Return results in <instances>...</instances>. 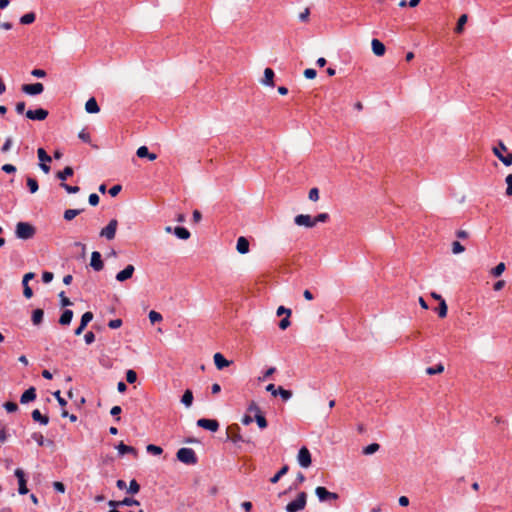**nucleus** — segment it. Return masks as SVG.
I'll use <instances>...</instances> for the list:
<instances>
[{"instance_id":"obj_8","label":"nucleus","mask_w":512,"mask_h":512,"mask_svg":"<svg viewBox=\"0 0 512 512\" xmlns=\"http://www.w3.org/2000/svg\"><path fill=\"white\" fill-rule=\"evenodd\" d=\"M315 493L321 502L327 500H337L339 498L338 494L330 492L322 486L316 487Z\"/></svg>"},{"instance_id":"obj_39","label":"nucleus","mask_w":512,"mask_h":512,"mask_svg":"<svg viewBox=\"0 0 512 512\" xmlns=\"http://www.w3.org/2000/svg\"><path fill=\"white\" fill-rule=\"evenodd\" d=\"M139 491L140 485L138 484V482L135 479L131 480L127 492L130 494H137Z\"/></svg>"},{"instance_id":"obj_25","label":"nucleus","mask_w":512,"mask_h":512,"mask_svg":"<svg viewBox=\"0 0 512 512\" xmlns=\"http://www.w3.org/2000/svg\"><path fill=\"white\" fill-rule=\"evenodd\" d=\"M193 393L190 389H187L182 398H181V403L186 407V408H189L192 406V403H193Z\"/></svg>"},{"instance_id":"obj_47","label":"nucleus","mask_w":512,"mask_h":512,"mask_svg":"<svg viewBox=\"0 0 512 512\" xmlns=\"http://www.w3.org/2000/svg\"><path fill=\"white\" fill-rule=\"evenodd\" d=\"M464 250H465V248H464V246L460 242L454 241L452 243V252L454 254L462 253Z\"/></svg>"},{"instance_id":"obj_49","label":"nucleus","mask_w":512,"mask_h":512,"mask_svg":"<svg viewBox=\"0 0 512 512\" xmlns=\"http://www.w3.org/2000/svg\"><path fill=\"white\" fill-rule=\"evenodd\" d=\"M247 411H248L249 413H253V414H254V416H255V415H257L258 413H262V412H261L260 407H259V406L254 402V401H252V402L249 404V406H248V408H247Z\"/></svg>"},{"instance_id":"obj_52","label":"nucleus","mask_w":512,"mask_h":512,"mask_svg":"<svg viewBox=\"0 0 512 512\" xmlns=\"http://www.w3.org/2000/svg\"><path fill=\"white\" fill-rule=\"evenodd\" d=\"M313 220L315 221V225L318 222L325 223L329 220V214L328 213H320Z\"/></svg>"},{"instance_id":"obj_13","label":"nucleus","mask_w":512,"mask_h":512,"mask_svg":"<svg viewBox=\"0 0 512 512\" xmlns=\"http://www.w3.org/2000/svg\"><path fill=\"white\" fill-rule=\"evenodd\" d=\"M15 476L18 479V484H19L18 492H19V494H21V495L27 494L28 493V488H27V485H26L24 471L22 469H20V468H17L15 470Z\"/></svg>"},{"instance_id":"obj_32","label":"nucleus","mask_w":512,"mask_h":512,"mask_svg":"<svg viewBox=\"0 0 512 512\" xmlns=\"http://www.w3.org/2000/svg\"><path fill=\"white\" fill-rule=\"evenodd\" d=\"M379 449H380V445L378 443H372L363 448L362 454L363 455H372V454L376 453Z\"/></svg>"},{"instance_id":"obj_53","label":"nucleus","mask_w":512,"mask_h":512,"mask_svg":"<svg viewBox=\"0 0 512 512\" xmlns=\"http://www.w3.org/2000/svg\"><path fill=\"white\" fill-rule=\"evenodd\" d=\"M506 184H507V188H506V194L508 196H511L512 195V174H508L506 176Z\"/></svg>"},{"instance_id":"obj_11","label":"nucleus","mask_w":512,"mask_h":512,"mask_svg":"<svg viewBox=\"0 0 512 512\" xmlns=\"http://www.w3.org/2000/svg\"><path fill=\"white\" fill-rule=\"evenodd\" d=\"M48 111L43 108H38L36 110H28L26 112V117L30 120H38L43 121L48 116Z\"/></svg>"},{"instance_id":"obj_22","label":"nucleus","mask_w":512,"mask_h":512,"mask_svg":"<svg viewBox=\"0 0 512 512\" xmlns=\"http://www.w3.org/2000/svg\"><path fill=\"white\" fill-rule=\"evenodd\" d=\"M85 110L87 113L90 114L98 113L100 111L98 103L94 97L88 99V101L85 104Z\"/></svg>"},{"instance_id":"obj_15","label":"nucleus","mask_w":512,"mask_h":512,"mask_svg":"<svg viewBox=\"0 0 512 512\" xmlns=\"http://www.w3.org/2000/svg\"><path fill=\"white\" fill-rule=\"evenodd\" d=\"M90 266L95 271H101L103 269L104 264H103V261H102V258H101V254L98 251L92 252Z\"/></svg>"},{"instance_id":"obj_42","label":"nucleus","mask_w":512,"mask_h":512,"mask_svg":"<svg viewBox=\"0 0 512 512\" xmlns=\"http://www.w3.org/2000/svg\"><path fill=\"white\" fill-rule=\"evenodd\" d=\"M146 450L148 453L153 455H160L163 452V449L160 446L154 444L147 445Z\"/></svg>"},{"instance_id":"obj_2","label":"nucleus","mask_w":512,"mask_h":512,"mask_svg":"<svg viewBox=\"0 0 512 512\" xmlns=\"http://www.w3.org/2000/svg\"><path fill=\"white\" fill-rule=\"evenodd\" d=\"M177 459L187 465H195L197 456L192 448H180L176 453Z\"/></svg>"},{"instance_id":"obj_57","label":"nucleus","mask_w":512,"mask_h":512,"mask_svg":"<svg viewBox=\"0 0 512 512\" xmlns=\"http://www.w3.org/2000/svg\"><path fill=\"white\" fill-rule=\"evenodd\" d=\"M304 77L307 79H314L317 75V72L313 68H307L304 70Z\"/></svg>"},{"instance_id":"obj_27","label":"nucleus","mask_w":512,"mask_h":512,"mask_svg":"<svg viewBox=\"0 0 512 512\" xmlns=\"http://www.w3.org/2000/svg\"><path fill=\"white\" fill-rule=\"evenodd\" d=\"M117 450H118L119 454H121V455H124L127 453H132L134 455H137V450L134 447L128 446V445L124 444L123 442H120L118 444Z\"/></svg>"},{"instance_id":"obj_3","label":"nucleus","mask_w":512,"mask_h":512,"mask_svg":"<svg viewBox=\"0 0 512 512\" xmlns=\"http://www.w3.org/2000/svg\"><path fill=\"white\" fill-rule=\"evenodd\" d=\"M306 501L307 494L305 492H300L295 500L286 505L285 509L287 512H299L305 508Z\"/></svg>"},{"instance_id":"obj_21","label":"nucleus","mask_w":512,"mask_h":512,"mask_svg":"<svg viewBox=\"0 0 512 512\" xmlns=\"http://www.w3.org/2000/svg\"><path fill=\"white\" fill-rule=\"evenodd\" d=\"M136 155L139 158H148L150 161H154L157 158V155L154 153H150L146 146H141L137 149Z\"/></svg>"},{"instance_id":"obj_1","label":"nucleus","mask_w":512,"mask_h":512,"mask_svg":"<svg viewBox=\"0 0 512 512\" xmlns=\"http://www.w3.org/2000/svg\"><path fill=\"white\" fill-rule=\"evenodd\" d=\"M15 234L19 239L28 240L34 237L36 234V229L32 224L28 222H18L16 225Z\"/></svg>"},{"instance_id":"obj_36","label":"nucleus","mask_w":512,"mask_h":512,"mask_svg":"<svg viewBox=\"0 0 512 512\" xmlns=\"http://www.w3.org/2000/svg\"><path fill=\"white\" fill-rule=\"evenodd\" d=\"M254 420L256 421L260 429H265L268 425L267 420L262 413H258L257 415H255Z\"/></svg>"},{"instance_id":"obj_17","label":"nucleus","mask_w":512,"mask_h":512,"mask_svg":"<svg viewBox=\"0 0 512 512\" xmlns=\"http://www.w3.org/2000/svg\"><path fill=\"white\" fill-rule=\"evenodd\" d=\"M214 364L217 367V369L222 370L225 367H228L230 365V361H228L221 353H215L214 354Z\"/></svg>"},{"instance_id":"obj_44","label":"nucleus","mask_w":512,"mask_h":512,"mask_svg":"<svg viewBox=\"0 0 512 512\" xmlns=\"http://www.w3.org/2000/svg\"><path fill=\"white\" fill-rule=\"evenodd\" d=\"M278 395H280L284 401H287L292 397V392L280 386L278 387Z\"/></svg>"},{"instance_id":"obj_56","label":"nucleus","mask_w":512,"mask_h":512,"mask_svg":"<svg viewBox=\"0 0 512 512\" xmlns=\"http://www.w3.org/2000/svg\"><path fill=\"white\" fill-rule=\"evenodd\" d=\"M59 297L61 299V306L62 307H67V306H71L72 305V302L70 301L69 298H67L65 296V293L63 291L59 293Z\"/></svg>"},{"instance_id":"obj_9","label":"nucleus","mask_w":512,"mask_h":512,"mask_svg":"<svg viewBox=\"0 0 512 512\" xmlns=\"http://www.w3.org/2000/svg\"><path fill=\"white\" fill-rule=\"evenodd\" d=\"M197 425L212 432H216L219 429V422L215 419L201 418L197 421Z\"/></svg>"},{"instance_id":"obj_64","label":"nucleus","mask_w":512,"mask_h":512,"mask_svg":"<svg viewBox=\"0 0 512 512\" xmlns=\"http://www.w3.org/2000/svg\"><path fill=\"white\" fill-rule=\"evenodd\" d=\"M122 190V187L121 185H114L112 186L110 189H109V194L112 196V197H115L117 196L120 191Z\"/></svg>"},{"instance_id":"obj_6","label":"nucleus","mask_w":512,"mask_h":512,"mask_svg":"<svg viewBox=\"0 0 512 512\" xmlns=\"http://www.w3.org/2000/svg\"><path fill=\"white\" fill-rule=\"evenodd\" d=\"M297 460L299 465L303 468H308L311 465V453L307 447L304 446L299 450Z\"/></svg>"},{"instance_id":"obj_55","label":"nucleus","mask_w":512,"mask_h":512,"mask_svg":"<svg viewBox=\"0 0 512 512\" xmlns=\"http://www.w3.org/2000/svg\"><path fill=\"white\" fill-rule=\"evenodd\" d=\"M12 144H13L12 138L11 137L6 138V140L4 141V143L1 147V151L8 152L11 149Z\"/></svg>"},{"instance_id":"obj_24","label":"nucleus","mask_w":512,"mask_h":512,"mask_svg":"<svg viewBox=\"0 0 512 512\" xmlns=\"http://www.w3.org/2000/svg\"><path fill=\"white\" fill-rule=\"evenodd\" d=\"M72 318H73V311L66 309L63 311V313L61 314V316L59 318V324H61L63 326L69 325L72 321Z\"/></svg>"},{"instance_id":"obj_7","label":"nucleus","mask_w":512,"mask_h":512,"mask_svg":"<svg viewBox=\"0 0 512 512\" xmlns=\"http://www.w3.org/2000/svg\"><path fill=\"white\" fill-rule=\"evenodd\" d=\"M227 438L233 443L243 442V438L240 434V427L238 424H231L226 430Z\"/></svg>"},{"instance_id":"obj_37","label":"nucleus","mask_w":512,"mask_h":512,"mask_svg":"<svg viewBox=\"0 0 512 512\" xmlns=\"http://www.w3.org/2000/svg\"><path fill=\"white\" fill-rule=\"evenodd\" d=\"M444 371V366L443 364L439 363L437 365H435L434 367H428L426 369V373L428 375H435V374H440Z\"/></svg>"},{"instance_id":"obj_23","label":"nucleus","mask_w":512,"mask_h":512,"mask_svg":"<svg viewBox=\"0 0 512 512\" xmlns=\"http://www.w3.org/2000/svg\"><path fill=\"white\" fill-rule=\"evenodd\" d=\"M31 416L35 422H39L42 425H47L49 423V417L47 415H42L38 409L33 410Z\"/></svg>"},{"instance_id":"obj_26","label":"nucleus","mask_w":512,"mask_h":512,"mask_svg":"<svg viewBox=\"0 0 512 512\" xmlns=\"http://www.w3.org/2000/svg\"><path fill=\"white\" fill-rule=\"evenodd\" d=\"M44 311L40 308L35 309L32 313V323L36 326L40 325L43 321Z\"/></svg>"},{"instance_id":"obj_48","label":"nucleus","mask_w":512,"mask_h":512,"mask_svg":"<svg viewBox=\"0 0 512 512\" xmlns=\"http://www.w3.org/2000/svg\"><path fill=\"white\" fill-rule=\"evenodd\" d=\"M31 437L37 442L39 446H43L45 444L44 436L41 433L35 432L31 435Z\"/></svg>"},{"instance_id":"obj_63","label":"nucleus","mask_w":512,"mask_h":512,"mask_svg":"<svg viewBox=\"0 0 512 512\" xmlns=\"http://www.w3.org/2000/svg\"><path fill=\"white\" fill-rule=\"evenodd\" d=\"M53 273L49 271H44L42 273V280L44 283H50L53 280Z\"/></svg>"},{"instance_id":"obj_58","label":"nucleus","mask_w":512,"mask_h":512,"mask_svg":"<svg viewBox=\"0 0 512 512\" xmlns=\"http://www.w3.org/2000/svg\"><path fill=\"white\" fill-rule=\"evenodd\" d=\"M122 506H135L139 505V502L136 499L133 498H124L121 500Z\"/></svg>"},{"instance_id":"obj_30","label":"nucleus","mask_w":512,"mask_h":512,"mask_svg":"<svg viewBox=\"0 0 512 512\" xmlns=\"http://www.w3.org/2000/svg\"><path fill=\"white\" fill-rule=\"evenodd\" d=\"M435 310L440 318H445L447 316L448 311L446 301L444 299H441V302H439V306Z\"/></svg>"},{"instance_id":"obj_20","label":"nucleus","mask_w":512,"mask_h":512,"mask_svg":"<svg viewBox=\"0 0 512 512\" xmlns=\"http://www.w3.org/2000/svg\"><path fill=\"white\" fill-rule=\"evenodd\" d=\"M274 71L271 68H266L264 70V77L262 79V84L266 86H274Z\"/></svg>"},{"instance_id":"obj_14","label":"nucleus","mask_w":512,"mask_h":512,"mask_svg":"<svg viewBox=\"0 0 512 512\" xmlns=\"http://www.w3.org/2000/svg\"><path fill=\"white\" fill-rule=\"evenodd\" d=\"M134 271L135 268L133 265H127L122 271L116 274V280L119 282H124L132 277Z\"/></svg>"},{"instance_id":"obj_28","label":"nucleus","mask_w":512,"mask_h":512,"mask_svg":"<svg viewBox=\"0 0 512 512\" xmlns=\"http://www.w3.org/2000/svg\"><path fill=\"white\" fill-rule=\"evenodd\" d=\"M173 233L182 240H187L190 237V232L184 227H175Z\"/></svg>"},{"instance_id":"obj_62","label":"nucleus","mask_w":512,"mask_h":512,"mask_svg":"<svg viewBox=\"0 0 512 512\" xmlns=\"http://www.w3.org/2000/svg\"><path fill=\"white\" fill-rule=\"evenodd\" d=\"M109 328L111 329H117L122 326V320L121 319H113L110 320L108 323Z\"/></svg>"},{"instance_id":"obj_33","label":"nucleus","mask_w":512,"mask_h":512,"mask_svg":"<svg viewBox=\"0 0 512 512\" xmlns=\"http://www.w3.org/2000/svg\"><path fill=\"white\" fill-rule=\"evenodd\" d=\"M36 19V15L34 12H29V13H26L24 14L21 18H20V23L23 24V25H28V24H31L35 21Z\"/></svg>"},{"instance_id":"obj_35","label":"nucleus","mask_w":512,"mask_h":512,"mask_svg":"<svg viewBox=\"0 0 512 512\" xmlns=\"http://www.w3.org/2000/svg\"><path fill=\"white\" fill-rule=\"evenodd\" d=\"M467 19H468V17H467V15H466V14H463V15H461V16L459 17L458 22H457V25H456V28H455V32H456V33L460 34V33H462V32H463V30H464V25L466 24Z\"/></svg>"},{"instance_id":"obj_40","label":"nucleus","mask_w":512,"mask_h":512,"mask_svg":"<svg viewBox=\"0 0 512 512\" xmlns=\"http://www.w3.org/2000/svg\"><path fill=\"white\" fill-rule=\"evenodd\" d=\"M505 271V264L503 262L496 265L492 270L491 274L494 277H499Z\"/></svg>"},{"instance_id":"obj_60","label":"nucleus","mask_w":512,"mask_h":512,"mask_svg":"<svg viewBox=\"0 0 512 512\" xmlns=\"http://www.w3.org/2000/svg\"><path fill=\"white\" fill-rule=\"evenodd\" d=\"M308 197H309V199L311 201H317L319 199V190H318V188H312L309 191Z\"/></svg>"},{"instance_id":"obj_10","label":"nucleus","mask_w":512,"mask_h":512,"mask_svg":"<svg viewBox=\"0 0 512 512\" xmlns=\"http://www.w3.org/2000/svg\"><path fill=\"white\" fill-rule=\"evenodd\" d=\"M21 90L28 95H38L43 92L44 86L40 82L33 84H24L22 85Z\"/></svg>"},{"instance_id":"obj_61","label":"nucleus","mask_w":512,"mask_h":512,"mask_svg":"<svg viewBox=\"0 0 512 512\" xmlns=\"http://www.w3.org/2000/svg\"><path fill=\"white\" fill-rule=\"evenodd\" d=\"M23 285V295L27 298V299H30L32 296H33V291L32 289L30 288V286L28 284H22Z\"/></svg>"},{"instance_id":"obj_38","label":"nucleus","mask_w":512,"mask_h":512,"mask_svg":"<svg viewBox=\"0 0 512 512\" xmlns=\"http://www.w3.org/2000/svg\"><path fill=\"white\" fill-rule=\"evenodd\" d=\"M27 186L31 193H36L39 188L37 180L32 177L27 178Z\"/></svg>"},{"instance_id":"obj_29","label":"nucleus","mask_w":512,"mask_h":512,"mask_svg":"<svg viewBox=\"0 0 512 512\" xmlns=\"http://www.w3.org/2000/svg\"><path fill=\"white\" fill-rule=\"evenodd\" d=\"M73 173V168L71 166H66L62 171H59L56 176L60 180L65 181L68 177L72 176Z\"/></svg>"},{"instance_id":"obj_4","label":"nucleus","mask_w":512,"mask_h":512,"mask_svg":"<svg viewBox=\"0 0 512 512\" xmlns=\"http://www.w3.org/2000/svg\"><path fill=\"white\" fill-rule=\"evenodd\" d=\"M507 150L506 145L500 141L499 146L493 148V153L505 166H510L512 165V153L509 152L506 155H502V152H507Z\"/></svg>"},{"instance_id":"obj_34","label":"nucleus","mask_w":512,"mask_h":512,"mask_svg":"<svg viewBox=\"0 0 512 512\" xmlns=\"http://www.w3.org/2000/svg\"><path fill=\"white\" fill-rule=\"evenodd\" d=\"M288 470V465H284L272 478H270V482L273 484L277 483L280 478L288 472Z\"/></svg>"},{"instance_id":"obj_46","label":"nucleus","mask_w":512,"mask_h":512,"mask_svg":"<svg viewBox=\"0 0 512 512\" xmlns=\"http://www.w3.org/2000/svg\"><path fill=\"white\" fill-rule=\"evenodd\" d=\"M126 380H127V382H128V383H130V384L135 383V382H136V380H137V374H136V372H135L134 370H131V369H130V370H128V371L126 372Z\"/></svg>"},{"instance_id":"obj_54","label":"nucleus","mask_w":512,"mask_h":512,"mask_svg":"<svg viewBox=\"0 0 512 512\" xmlns=\"http://www.w3.org/2000/svg\"><path fill=\"white\" fill-rule=\"evenodd\" d=\"M78 137L85 143L91 142L90 134L85 129L79 132Z\"/></svg>"},{"instance_id":"obj_50","label":"nucleus","mask_w":512,"mask_h":512,"mask_svg":"<svg viewBox=\"0 0 512 512\" xmlns=\"http://www.w3.org/2000/svg\"><path fill=\"white\" fill-rule=\"evenodd\" d=\"M60 186L63 187L66 190L67 193H70V194L71 193H73V194L74 193H78L79 190H80V188L78 186H70V185H68V184H66L64 182H62L60 184Z\"/></svg>"},{"instance_id":"obj_51","label":"nucleus","mask_w":512,"mask_h":512,"mask_svg":"<svg viewBox=\"0 0 512 512\" xmlns=\"http://www.w3.org/2000/svg\"><path fill=\"white\" fill-rule=\"evenodd\" d=\"M4 408L6 409L7 412L13 413L18 410V405L15 402L9 401L4 404Z\"/></svg>"},{"instance_id":"obj_12","label":"nucleus","mask_w":512,"mask_h":512,"mask_svg":"<svg viewBox=\"0 0 512 512\" xmlns=\"http://www.w3.org/2000/svg\"><path fill=\"white\" fill-rule=\"evenodd\" d=\"M294 222L298 226H305L307 228H312L315 226V221L312 219L310 215L307 214H299L294 218Z\"/></svg>"},{"instance_id":"obj_18","label":"nucleus","mask_w":512,"mask_h":512,"mask_svg":"<svg viewBox=\"0 0 512 512\" xmlns=\"http://www.w3.org/2000/svg\"><path fill=\"white\" fill-rule=\"evenodd\" d=\"M35 399H36V389L34 387H30L21 395L20 402L22 404H26L28 402L34 401Z\"/></svg>"},{"instance_id":"obj_45","label":"nucleus","mask_w":512,"mask_h":512,"mask_svg":"<svg viewBox=\"0 0 512 512\" xmlns=\"http://www.w3.org/2000/svg\"><path fill=\"white\" fill-rule=\"evenodd\" d=\"M93 319V313L90 311L85 312L81 317L80 324L87 326L90 321Z\"/></svg>"},{"instance_id":"obj_31","label":"nucleus","mask_w":512,"mask_h":512,"mask_svg":"<svg viewBox=\"0 0 512 512\" xmlns=\"http://www.w3.org/2000/svg\"><path fill=\"white\" fill-rule=\"evenodd\" d=\"M82 211H83V209H67V210H65L64 215H63L64 219L67 221H71L76 216H78Z\"/></svg>"},{"instance_id":"obj_41","label":"nucleus","mask_w":512,"mask_h":512,"mask_svg":"<svg viewBox=\"0 0 512 512\" xmlns=\"http://www.w3.org/2000/svg\"><path fill=\"white\" fill-rule=\"evenodd\" d=\"M148 317H149V320H150V322H151L152 324H154V323H156V322H160V321H162V319H163L162 315H161L159 312L154 311V310H151V311L149 312Z\"/></svg>"},{"instance_id":"obj_19","label":"nucleus","mask_w":512,"mask_h":512,"mask_svg":"<svg viewBox=\"0 0 512 512\" xmlns=\"http://www.w3.org/2000/svg\"><path fill=\"white\" fill-rule=\"evenodd\" d=\"M236 249L240 254H246L249 251V242L248 240L241 236L237 239Z\"/></svg>"},{"instance_id":"obj_16","label":"nucleus","mask_w":512,"mask_h":512,"mask_svg":"<svg viewBox=\"0 0 512 512\" xmlns=\"http://www.w3.org/2000/svg\"><path fill=\"white\" fill-rule=\"evenodd\" d=\"M371 47H372L373 53L376 56L380 57V56H383L385 54L386 48H385L384 44L380 40L372 39Z\"/></svg>"},{"instance_id":"obj_5","label":"nucleus","mask_w":512,"mask_h":512,"mask_svg":"<svg viewBox=\"0 0 512 512\" xmlns=\"http://www.w3.org/2000/svg\"><path fill=\"white\" fill-rule=\"evenodd\" d=\"M117 227L118 221L116 219L110 220L107 226L101 229L100 236L106 238L107 240H113L115 238Z\"/></svg>"},{"instance_id":"obj_43","label":"nucleus","mask_w":512,"mask_h":512,"mask_svg":"<svg viewBox=\"0 0 512 512\" xmlns=\"http://www.w3.org/2000/svg\"><path fill=\"white\" fill-rule=\"evenodd\" d=\"M38 158L41 162H51V157L46 153L43 148L37 150Z\"/></svg>"},{"instance_id":"obj_59","label":"nucleus","mask_w":512,"mask_h":512,"mask_svg":"<svg viewBox=\"0 0 512 512\" xmlns=\"http://www.w3.org/2000/svg\"><path fill=\"white\" fill-rule=\"evenodd\" d=\"M99 196L96 193H92L89 195L88 201L91 206H97L99 203Z\"/></svg>"}]
</instances>
